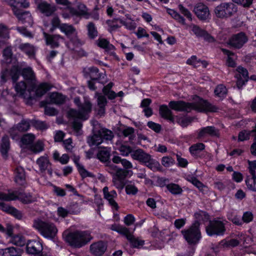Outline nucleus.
<instances>
[{"mask_svg":"<svg viewBox=\"0 0 256 256\" xmlns=\"http://www.w3.org/2000/svg\"><path fill=\"white\" fill-rule=\"evenodd\" d=\"M66 102V97H48L45 100L40 102V106L44 108V114L49 116H54L58 114V111L54 108L48 106V104L61 105Z\"/></svg>","mask_w":256,"mask_h":256,"instance_id":"9","label":"nucleus"},{"mask_svg":"<svg viewBox=\"0 0 256 256\" xmlns=\"http://www.w3.org/2000/svg\"><path fill=\"white\" fill-rule=\"evenodd\" d=\"M110 156V148H104L103 149L100 150L97 154V158L101 162L106 163V165L109 162Z\"/></svg>","mask_w":256,"mask_h":256,"instance_id":"33","label":"nucleus"},{"mask_svg":"<svg viewBox=\"0 0 256 256\" xmlns=\"http://www.w3.org/2000/svg\"><path fill=\"white\" fill-rule=\"evenodd\" d=\"M52 88L53 86L48 82H42L38 84H36V82H35L34 88H28L26 92L30 94L32 92H34L35 94L34 96H44Z\"/></svg>","mask_w":256,"mask_h":256,"instance_id":"12","label":"nucleus"},{"mask_svg":"<svg viewBox=\"0 0 256 256\" xmlns=\"http://www.w3.org/2000/svg\"><path fill=\"white\" fill-rule=\"evenodd\" d=\"M106 249V243L102 240L92 243L90 247V252L94 256H102Z\"/></svg>","mask_w":256,"mask_h":256,"instance_id":"19","label":"nucleus"},{"mask_svg":"<svg viewBox=\"0 0 256 256\" xmlns=\"http://www.w3.org/2000/svg\"><path fill=\"white\" fill-rule=\"evenodd\" d=\"M98 114L100 116H104L105 114V106L107 104V100L106 97H98Z\"/></svg>","mask_w":256,"mask_h":256,"instance_id":"40","label":"nucleus"},{"mask_svg":"<svg viewBox=\"0 0 256 256\" xmlns=\"http://www.w3.org/2000/svg\"><path fill=\"white\" fill-rule=\"evenodd\" d=\"M131 156L134 160L144 164L149 168H152L154 160L150 154L145 152L139 148L134 150L131 154Z\"/></svg>","mask_w":256,"mask_h":256,"instance_id":"11","label":"nucleus"},{"mask_svg":"<svg viewBox=\"0 0 256 256\" xmlns=\"http://www.w3.org/2000/svg\"><path fill=\"white\" fill-rule=\"evenodd\" d=\"M238 11V7L233 2H224L218 6L214 10L217 17L228 18L235 14Z\"/></svg>","mask_w":256,"mask_h":256,"instance_id":"8","label":"nucleus"},{"mask_svg":"<svg viewBox=\"0 0 256 256\" xmlns=\"http://www.w3.org/2000/svg\"><path fill=\"white\" fill-rule=\"evenodd\" d=\"M36 163L38 165L40 170L42 173L44 172L47 170L49 175L50 176H52V164L47 155H44L40 157L37 159Z\"/></svg>","mask_w":256,"mask_h":256,"instance_id":"18","label":"nucleus"},{"mask_svg":"<svg viewBox=\"0 0 256 256\" xmlns=\"http://www.w3.org/2000/svg\"><path fill=\"white\" fill-rule=\"evenodd\" d=\"M46 44L50 46L52 48L59 47L60 40H64V38L60 34H44Z\"/></svg>","mask_w":256,"mask_h":256,"instance_id":"22","label":"nucleus"},{"mask_svg":"<svg viewBox=\"0 0 256 256\" xmlns=\"http://www.w3.org/2000/svg\"><path fill=\"white\" fill-rule=\"evenodd\" d=\"M117 20L118 19L116 18H114L112 20H106V22L108 27V30L110 32L116 31L117 29L120 28V26L116 24Z\"/></svg>","mask_w":256,"mask_h":256,"instance_id":"59","label":"nucleus"},{"mask_svg":"<svg viewBox=\"0 0 256 256\" xmlns=\"http://www.w3.org/2000/svg\"><path fill=\"white\" fill-rule=\"evenodd\" d=\"M191 182L194 186L197 187L199 190L202 192H204V188H208L206 186L204 185L196 178H192Z\"/></svg>","mask_w":256,"mask_h":256,"instance_id":"63","label":"nucleus"},{"mask_svg":"<svg viewBox=\"0 0 256 256\" xmlns=\"http://www.w3.org/2000/svg\"><path fill=\"white\" fill-rule=\"evenodd\" d=\"M186 28L190 30L198 37H203L208 42H212L214 40L213 38L205 30L201 29L198 26L194 24L188 26Z\"/></svg>","mask_w":256,"mask_h":256,"instance_id":"25","label":"nucleus"},{"mask_svg":"<svg viewBox=\"0 0 256 256\" xmlns=\"http://www.w3.org/2000/svg\"><path fill=\"white\" fill-rule=\"evenodd\" d=\"M19 48L29 56H34L35 52L33 46L28 43L22 44L19 46Z\"/></svg>","mask_w":256,"mask_h":256,"instance_id":"42","label":"nucleus"},{"mask_svg":"<svg viewBox=\"0 0 256 256\" xmlns=\"http://www.w3.org/2000/svg\"><path fill=\"white\" fill-rule=\"evenodd\" d=\"M118 150L121 155L124 156H128L130 154H132L133 152L131 146L124 144H120Z\"/></svg>","mask_w":256,"mask_h":256,"instance_id":"54","label":"nucleus"},{"mask_svg":"<svg viewBox=\"0 0 256 256\" xmlns=\"http://www.w3.org/2000/svg\"><path fill=\"white\" fill-rule=\"evenodd\" d=\"M22 68L18 66H13L11 68L9 72V75L10 76L11 78L14 83L16 84L20 76H22Z\"/></svg>","mask_w":256,"mask_h":256,"instance_id":"35","label":"nucleus"},{"mask_svg":"<svg viewBox=\"0 0 256 256\" xmlns=\"http://www.w3.org/2000/svg\"><path fill=\"white\" fill-rule=\"evenodd\" d=\"M239 244V242L236 239H230L229 240H222L220 242V245L223 248L234 247Z\"/></svg>","mask_w":256,"mask_h":256,"instance_id":"55","label":"nucleus"},{"mask_svg":"<svg viewBox=\"0 0 256 256\" xmlns=\"http://www.w3.org/2000/svg\"><path fill=\"white\" fill-rule=\"evenodd\" d=\"M194 12L200 20H206L210 18V13L208 7L202 2L196 4L194 8Z\"/></svg>","mask_w":256,"mask_h":256,"instance_id":"17","label":"nucleus"},{"mask_svg":"<svg viewBox=\"0 0 256 256\" xmlns=\"http://www.w3.org/2000/svg\"><path fill=\"white\" fill-rule=\"evenodd\" d=\"M247 41L246 37L244 33H240L234 36L230 40L229 44L232 46L240 48Z\"/></svg>","mask_w":256,"mask_h":256,"instance_id":"30","label":"nucleus"},{"mask_svg":"<svg viewBox=\"0 0 256 256\" xmlns=\"http://www.w3.org/2000/svg\"><path fill=\"white\" fill-rule=\"evenodd\" d=\"M31 124L38 130H44L48 128L46 122L32 119L31 120Z\"/></svg>","mask_w":256,"mask_h":256,"instance_id":"45","label":"nucleus"},{"mask_svg":"<svg viewBox=\"0 0 256 256\" xmlns=\"http://www.w3.org/2000/svg\"><path fill=\"white\" fill-rule=\"evenodd\" d=\"M38 10L46 16H52L57 10L54 4H51L46 1L42 0H34Z\"/></svg>","mask_w":256,"mask_h":256,"instance_id":"14","label":"nucleus"},{"mask_svg":"<svg viewBox=\"0 0 256 256\" xmlns=\"http://www.w3.org/2000/svg\"><path fill=\"white\" fill-rule=\"evenodd\" d=\"M214 93L216 96H223L228 94V90L224 84H219L214 90Z\"/></svg>","mask_w":256,"mask_h":256,"instance_id":"57","label":"nucleus"},{"mask_svg":"<svg viewBox=\"0 0 256 256\" xmlns=\"http://www.w3.org/2000/svg\"><path fill=\"white\" fill-rule=\"evenodd\" d=\"M33 227L43 237L49 240L54 239L58 232V228L54 223L39 218L34 220Z\"/></svg>","mask_w":256,"mask_h":256,"instance_id":"5","label":"nucleus"},{"mask_svg":"<svg viewBox=\"0 0 256 256\" xmlns=\"http://www.w3.org/2000/svg\"><path fill=\"white\" fill-rule=\"evenodd\" d=\"M30 149L34 154H38L44 150V144L42 142L38 140L35 144H32Z\"/></svg>","mask_w":256,"mask_h":256,"instance_id":"51","label":"nucleus"},{"mask_svg":"<svg viewBox=\"0 0 256 256\" xmlns=\"http://www.w3.org/2000/svg\"><path fill=\"white\" fill-rule=\"evenodd\" d=\"M236 70L240 74V78H238L236 84L238 87L240 88L248 81V72L246 68L242 66H238Z\"/></svg>","mask_w":256,"mask_h":256,"instance_id":"32","label":"nucleus"},{"mask_svg":"<svg viewBox=\"0 0 256 256\" xmlns=\"http://www.w3.org/2000/svg\"><path fill=\"white\" fill-rule=\"evenodd\" d=\"M88 36L90 40H94L98 35V31L95 24L93 22H89L86 26Z\"/></svg>","mask_w":256,"mask_h":256,"instance_id":"37","label":"nucleus"},{"mask_svg":"<svg viewBox=\"0 0 256 256\" xmlns=\"http://www.w3.org/2000/svg\"><path fill=\"white\" fill-rule=\"evenodd\" d=\"M6 256H21L22 250L14 246L6 248Z\"/></svg>","mask_w":256,"mask_h":256,"instance_id":"52","label":"nucleus"},{"mask_svg":"<svg viewBox=\"0 0 256 256\" xmlns=\"http://www.w3.org/2000/svg\"><path fill=\"white\" fill-rule=\"evenodd\" d=\"M9 32L8 27L2 24H0V38H9Z\"/></svg>","mask_w":256,"mask_h":256,"instance_id":"61","label":"nucleus"},{"mask_svg":"<svg viewBox=\"0 0 256 256\" xmlns=\"http://www.w3.org/2000/svg\"><path fill=\"white\" fill-rule=\"evenodd\" d=\"M102 192L104 198L108 202L110 206L112 208L118 210L119 208V206L115 200L118 196L116 191L114 190L110 191L108 186H104L102 189Z\"/></svg>","mask_w":256,"mask_h":256,"instance_id":"16","label":"nucleus"},{"mask_svg":"<svg viewBox=\"0 0 256 256\" xmlns=\"http://www.w3.org/2000/svg\"><path fill=\"white\" fill-rule=\"evenodd\" d=\"M31 120L22 119L16 125L12 127L10 130V136L12 138H14L13 134L14 130H18L20 132H25L30 128Z\"/></svg>","mask_w":256,"mask_h":256,"instance_id":"24","label":"nucleus"},{"mask_svg":"<svg viewBox=\"0 0 256 256\" xmlns=\"http://www.w3.org/2000/svg\"><path fill=\"white\" fill-rule=\"evenodd\" d=\"M134 130L133 128L128 127L126 128L123 130L122 132V133L124 137L128 136L130 142L132 144V140L135 137L134 136Z\"/></svg>","mask_w":256,"mask_h":256,"instance_id":"56","label":"nucleus"},{"mask_svg":"<svg viewBox=\"0 0 256 256\" xmlns=\"http://www.w3.org/2000/svg\"><path fill=\"white\" fill-rule=\"evenodd\" d=\"M205 148V146L203 143L199 142L194 144L190 147L189 150L190 154L192 155H197Z\"/></svg>","mask_w":256,"mask_h":256,"instance_id":"47","label":"nucleus"},{"mask_svg":"<svg viewBox=\"0 0 256 256\" xmlns=\"http://www.w3.org/2000/svg\"><path fill=\"white\" fill-rule=\"evenodd\" d=\"M132 248H140L144 244V241L140 240L138 238H135L132 234L129 236L128 239V240Z\"/></svg>","mask_w":256,"mask_h":256,"instance_id":"43","label":"nucleus"},{"mask_svg":"<svg viewBox=\"0 0 256 256\" xmlns=\"http://www.w3.org/2000/svg\"><path fill=\"white\" fill-rule=\"evenodd\" d=\"M123 168L114 164L109 162L105 165L106 170L112 176L113 185L120 192L124 188L126 183V178L130 172L129 170L132 168L133 166L130 162L123 158L121 164Z\"/></svg>","mask_w":256,"mask_h":256,"instance_id":"1","label":"nucleus"},{"mask_svg":"<svg viewBox=\"0 0 256 256\" xmlns=\"http://www.w3.org/2000/svg\"><path fill=\"white\" fill-rule=\"evenodd\" d=\"M26 252L31 254L36 255L41 253L42 250V244L37 240H30L26 244Z\"/></svg>","mask_w":256,"mask_h":256,"instance_id":"20","label":"nucleus"},{"mask_svg":"<svg viewBox=\"0 0 256 256\" xmlns=\"http://www.w3.org/2000/svg\"><path fill=\"white\" fill-rule=\"evenodd\" d=\"M22 76L24 80H22L15 84L14 89L18 96H25L26 90L30 88H34V83L36 82V74L30 66L22 68Z\"/></svg>","mask_w":256,"mask_h":256,"instance_id":"3","label":"nucleus"},{"mask_svg":"<svg viewBox=\"0 0 256 256\" xmlns=\"http://www.w3.org/2000/svg\"><path fill=\"white\" fill-rule=\"evenodd\" d=\"M52 27L50 28V31L53 32L56 28H59L62 26L60 20L58 16H54L51 21Z\"/></svg>","mask_w":256,"mask_h":256,"instance_id":"60","label":"nucleus"},{"mask_svg":"<svg viewBox=\"0 0 256 256\" xmlns=\"http://www.w3.org/2000/svg\"><path fill=\"white\" fill-rule=\"evenodd\" d=\"M60 30L69 38L75 32L76 29L72 25L67 24H62Z\"/></svg>","mask_w":256,"mask_h":256,"instance_id":"38","label":"nucleus"},{"mask_svg":"<svg viewBox=\"0 0 256 256\" xmlns=\"http://www.w3.org/2000/svg\"><path fill=\"white\" fill-rule=\"evenodd\" d=\"M198 100L192 103H186L182 101L177 102V111H186L190 112L194 110L198 112H216L218 108L208 102L206 100H204L200 97Z\"/></svg>","mask_w":256,"mask_h":256,"instance_id":"2","label":"nucleus"},{"mask_svg":"<svg viewBox=\"0 0 256 256\" xmlns=\"http://www.w3.org/2000/svg\"><path fill=\"white\" fill-rule=\"evenodd\" d=\"M194 218L200 223V221H206L210 218V216L207 212L204 211H199L194 214Z\"/></svg>","mask_w":256,"mask_h":256,"instance_id":"58","label":"nucleus"},{"mask_svg":"<svg viewBox=\"0 0 256 256\" xmlns=\"http://www.w3.org/2000/svg\"><path fill=\"white\" fill-rule=\"evenodd\" d=\"M92 238L90 231L76 230L68 234L65 240L72 247L79 248L88 244Z\"/></svg>","mask_w":256,"mask_h":256,"instance_id":"4","label":"nucleus"},{"mask_svg":"<svg viewBox=\"0 0 256 256\" xmlns=\"http://www.w3.org/2000/svg\"><path fill=\"white\" fill-rule=\"evenodd\" d=\"M207 136L219 138L220 136L219 130L212 126H208L200 130L198 134V138H204Z\"/></svg>","mask_w":256,"mask_h":256,"instance_id":"23","label":"nucleus"},{"mask_svg":"<svg viewBox=\"0 0 256 256\" xmlns=\"http://www.w3.org/2000/svg\"><path fill=\"white\" fill-rule=\"evenodd\" d=\"M35 136L31 133L24 134L20 139V142L23 145L30 146L35 140Z\"/></svg>","mask_w":256,"mask_h":256,"instance_id":"49","label":"nucleus"},{"mask_svg":"<svg viewBox=\"0 0 256 256\" xmlns=\"http://www.w3.org/2000/svg\"><path fill=\"white\" fill-rule=\"evenodd\" d=\"M68 10L72 16H76L80 18L82 17L87 18L89 16L86 6L81 2L76 3V8L68 7Z\"/></svg>","mask_w":256,"mask_h":256,"instance_id":"15","label":"nucleus"},{"mask_svg":"<svg viewBox=\"0 0 256 256\" xmlns=\"http://www.w3.org/2000/svg\"><path fill=\"white\" fill-rule=\"evenodd\" d=\"M9 198L11 199L10 201L18 200L24 204H30L36 201V198L30 193H26L24 192H9Z\"/></svg>","mask_w":256,"mask_h":256,"instance_id":"13","label":"nucleus"},{"mask_svg":"<svg viewBox=\"0 0 256 256\" xmlns=\"http://www.w3.org/2000/svg\"><path fill=\"white\" fill-rule=\"evenodd\" d=\"M68 118L70 120H72V128L78 134H80V132L82 127V124L80 121V120H86L87 118H72L68 116Z\"/></svg>","mask_w":256,"mask_h":256,"instance_id":"48","label":"nucleus"},{"mask_svg":"<svg viewBox=\"0 0 256 256\" xmlns=\"http://www.w3.org/2000/svg\"><path fill=\"white\" fill-rule=\"evenodd\" d=\"M2 56L7 63L10 64L12 62L13 52L12 46H7L2 50Z\"/></svg>","mask_w":256,"mask_h":256,"instance_id":"44","label":"nucleus"},{"mask_svg":"<svg viewBox=\"0 0 256 256\" xmlns=\"http://www.w3.org/2000/svg\"><path fill=\"white\" fill-rule=\"evenodd\" d=\"M200 223L195 221L187 230H182L186 241L190 244H196L201 238V233L200 230Z\"/></svg>","mask_w":256,"mask_h":256,"instance_id":"7","label":"nucleus"},{"mask_svg":"<svg viewBox=\"0 0 256 256\" xmlns=\"http://www.w3.org/2000/svg\"><path fill=\"white\" fill-rule=\"evenodd\" d=\"M206 230L207 234L210 236H222L226 230L224 222L216 218L210 220Z\"/></svg>","mask_w":256,"mask_h":256,"instance_id":"10","label":"nucleus"},{"mask_svg":"<svg viewBox=\"0 0 256 256\" xmlns=\"http://www.w3.org/2000/svg\"><path fill=\"white\" fill-rule=\"evenodd\" d=\"M0 209L10 214L16 218L21 220L23 216L22 212L13 206H8L4 202H0Z\"/></svg>","mask_w":256,"mask_h":256,"instance_id":"29","label":"nucleus"},{"mask_svg":"<svg viewBox=\"0 0 256 256\" xmlns=\"http://www.w3.org/2000/svg\"><path fill=\"white\" fill-rule=\"evenodd\" d=\"M98 133L101 135L103 140H112L114 136L113 132L106 128L101 129L98 131Z\"/></svg>","mask_w":256,"mask_h":256,"instance_id":"53","label":"nucleus"},{"mask_svg":"<svg viewBox=\"0 0 256 256\" xmlns=\"http://www.w3.org/2000/svg\"><path fill=\"white\" fill-rule=\"evenodd\" d=\"M159 114L162 118L174 124V116L167 106L161 105L159 108Z\"/></svg>","mask_w":256,"mask_h":256,"instance_id":"31","label":"nucleus"},{"mask_svg":"<svg viewBox=\"0 0 256 256\" xmlns=\"http://www.w3.org/2000/svg\"><path fill=\"white\" fill-rule=\"evenodd\" d=\"M114 84L112 82H110L108 84L104 86L102 92L104 95L101 93L96 92L94 96H116V93L112 90Z\"/></svg>","mask_w":256,"mask_h":256,"instance_id":"36","label":"nucleus"},{"mask_svg":"<svg viewBox=\"0 0 256 256\" xmlns=\"http://www.w3.org/2000/svg\"><path fill=\"white\" fill-rule=\"evenodd\" d=\"M74 102L78 106L79 110L70 109L67 112V116L72 118H84L86 114L91 112L92 104L90 100L86 98H84L83 103H81L79 98H76Z\"/></svg>","mask_w":256,"mask_h":256,"instance_id":"6","label":"nucleus"},{"mask_svg":"<svg viewBox=\"0 0 256 256\" xmlns=\"http://www.w3.org/2000/svg\"><path fill=\"white\" fill-rule=\"evenodd\" d=\"M84 75L86 77H87L88 75L90 79H94L98 82H104L106 77L104 74L100 72L99 69L94 66L88 68V72H86Z\"/></svg>","mask_w":256,"mask_h":256,"instance_id":"21","label":"nucleus"},{"mask_svg":"<svg viewBox=\"0 0 256 256\" xmlns=\"http://www.w3.org/2000/svg\"><path fill=\"white\" fill-rule=\"evenodd\" d=\"M12 8L16 7V8H28L30 6V2L27 0H4Z\"/></svg>","mask_w":256,"mask_h":256,"instance_id":"34","label":"nucleus"},{"mask_svg":"<svg viewBox=\"0 0 256 256\" xmlns=\"http://www.w3.org/2000/svg\"><path fill=\"white\" fill-rule=\"evenodd\" d=\"M246 184L248 190L256 192V176H248L246 180Z\"/></svg>","mask_w":256,"mask_h":256,"instance_id":"50","label":"nucleus"},{"mask_svg":"<svg viewBox=\"0 0 256 256\" xmlns=\"http://www.w3.org/2000/svg\"><path fill=\"white\" fill-rule=\"evenodd\" d=\"M138 189L132 184H128L126 186V192L127 194L135 195L137 194Z\"/></svg>","mask_w":256,"mask_h":256,"instance_id":"64","label":"nucleus"},{"mask_svg":"<svg viewBox=\"0 0 256 256\" xmlns=\"http://www.w3.org/2000/svg\"><path fill=\"white\" fill-rule=\"evenodd\" d=\"M10 148V143L8 136L4 135L0 142V152L2 158L6 160L8 158V152Z\"/></svg>","mask_w":256,"mask_h":256,"instance_id":"26","label":"nucleus"},{"mask_svg":"<svg viewBox=\"0 0 256 256\" xmlns=\"http://www.w3.org/2000/svg\"><path fill=\"white\" fill-rule=\"evenodd\" d=\"M14 181L19 185L24 186L26 182V172L23 168L18 166L14 170Z\"/></svg>","mask_w":256,"mask_h":256,"instance_id":"28","label":"nucleus"},{"mask_svg":"<svg viewBox=\"0 0 256 256\" xmlns=\"http://www.w3.org/2000/svg\"><path fill=\"white\" fill-rule=\"evenodd\" d=\"M10 242L12 244L18 246H23L26 244L24 238L20 234H18L12 236L10 238Z\"/></svg>","mask_w":256,"mask_h":256,"instance_id":"41","label":"nucleus"},{"mask_svg":"<svg viewBox=\"0 0 256 256\" xmlns=\"http://www.w3.org/2000/svg\"><path fill=\"white\" fill-rule=\"evenodd\" d=\"M103 142L102 138L101 135L98 132V134H94L90 137L88 140V143L89 146H98Z\"/></svg>","mask_w":256,"mask_h":256,"instance_id":"39","label":"nucleus"},{"mask_svg":"<svg viewBox=\"0 0 256 256\" xmlns=\"http://www.w3.org/2000/svg\"><path fill=\"white\" fill-rule=\"evenodd\" d=\"M223 52L227 55L228 60L226 64L228 66L234 67L236 66L235 60H236V56L234 54L230 52L228 50L222 49Z\"/></svg>","mask_w":256,"mask_h":256,"instance_id":"46","label":"nucleus"},{"mask_svg":"<svg viewBox=\"0 0 256 256\" xmlns=\"http://www.w3.org/2000/svg\"><path fill=\"white\" fill-rule=\"evenodd\" d=\"M78 170V172L80 175L82 179H84L86 178L90 177V178H94V175L90 172H88L86 169L84 168V166H82Z\"/></svg>","mask_w":256,"mask_h":256,"instance_id":"62","label":"nucleus"},{"mask_svg":"<svg viewBox=\"0 0 256 256\" xmlns=\"http://www.w3.org/2000/svg\"><path fill=\"white\" fill-rule=\"evenodd\" d=\"M12 10L14 15L22 23L28 22L31 19V14L28 11H26L20 8H16V7L12 8Z\"/></svg>","mask_w":256,"mask_h":256,"instance_id":"27","label":"nucleus"}]
</instances>
